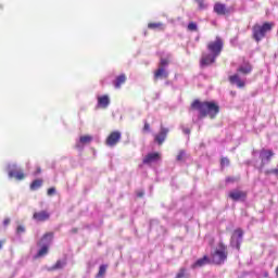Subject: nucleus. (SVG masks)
Returning <instances> with one entry per match:
<instances>
[{
    "label": "nucleus",
    "mask_w": 278,
    "mask_h": 278,
    "mask_svg": "<svg viewBox=\"0 0 278 278\" xmlns=\"http://www.w3.org/2000/svg\"><path fill=\"white\" fill-rule=\"evenodd\" d=\"M227 260V247L225 244L219 243L215 252L212 254L213 264H225Z\"/></svg>",
    "instance_id": "obj_5"
},
{
    "label": "nucleus",
    "mask_w": 278,
    "mask_h": 278,
    "mask_svg": "<svg viewBox=\"0 0 278 278\" xmlns=\"http://www.w3.org/2000/svg\"><path fill=\"white\" fill-rule=\"evenodd\" d=\"M214 12L220 16H225V14H231V9H227V7L223 3H216L214 5Z\"/></svg>",
    "instance_id": "obj_13"
},
{
    "label": "nucleus",
    "mask_w": 278,
    "mask_h": 278,
    "mask_svg": "<svg viewBox=\"0 0 278 278\" xmlns=\"http://www.w3.org/2000/svg\"><path fill=\"white\" fill-rule=\"evenodd\" d=\"M22 233H25V226L20 225L16 228V236H21Z\"/></svg>",
    "instance_id": "obj_31"
},
{
    "label": "nucleus",
    "mask_w": 278,
    "mask_h": 278,
    "mask_svg": "<svg viewBox=\"0 0 278 278\" xmlns=\"http://www.w3.org/2000/svg\"><path fill=\"white\" fill-rule=\"evenodd\" d=\"M49 253V247L48 245H41V249L38 251L35 257H45Z\"/></svg>",
    "instance_id": "obj_24"
},
{
    "label": "nucleus",
    "mask_w": 278,
    "mask_h": 278,
    "mask_svg": "<svg viewBox=\"0 0 278 278\" xmlns=\"http://www.w3.org/2000/svg\"><path fill=\"white\" fill-rule=\"evenodd\" d=\"M9 179H16L17 181H23L25 179V174L18 168L16 163H11L7 167Z\"/></svg>",
    "instance_id": "obj_6"
},
{
    "label": "nucleus",
    "mask_w": 278,
    "mask_h": 278,
    "mask_svg": "<svg viewBox=\"0 0 278 278\" xmlns=\"http://www.w3.org/2000/svg\"><path fill=\"white\" fill-rule=\"evenodd\" d=\"M157 160H160V153L152 152L144 156L143 164H153V163L157 162Z\"/></svg>",
    "instance_id": "obj_18"
},
{
    "label": "nucleus",
    "mask_w": 278,
    "mask_h": 278,
    "mask_svg": "<svg viewBox=\"0 0 278 278\" xmlns=\"http://www.w3.org/2000/svg\"><path fill=\"white\" fill-rule=\"evenodd\" d=\"M220 164L222 166H229V159L223 157Z\"/></svg>",
    "instance_id": "obj_34"
},
{
    "label": "nucleus",
    "mask_w": 278,
    "mask_h": 278,
    "mask_svg": "<svg viewBox=\"0 0 278 278\" xmlns=\"http://www.w3.org/2000/svg\"><path fill=\"white\" fill-rule=\"evenodd\" d=\"M108 271V265H101L98 271L97 277H103V275H105V273Z\"/></svg>",
    "instance_id": "obj_27"
},
{
    "label": "nucleus",
    "mask_w": 278,
    "mask_h": 278,
    "mask_svg": "<svg viewBox=\"0 0 278 278\" xmlns=\"http://www.w3.org/2000/svg\"><path fill=\"white\" fill-rule=\"evenodd\" d=\"M251 71H253V66H251V63H249V62H243L237 68V73L241 74V75H249V74H251Z\"/></svg>",
    "instance_id": "obj_14"
},
{
    "label": "nucleus",
    "mask_w": 278,
    "mask_h": 278,
    "mask_svg": "<svg viewBox=\"0 0 278 278\" xmlns=\"http://www.w3.org/2000/svg\"><path fill=\"white\" fill-rule=\"evenodd\" d=\"M3 249V244L0 242V250Z\"/></svg>",
    "instance_id": "obj_41"
},
{
    "label": "nucleus",
    "mask_w": 278,
    "mask_h": 278,
    "mask_svg": "<svg viewBox=\"0 0 278 278\" xmlns=\"http://www.w3.org/2000/svg\"><path fill=\"white\" fill-rule=\"evenodd\" d=\"M168 128L161 125L160 132L154 135V142H157L159 144H164L166 137L168 136Z\"/></svg>",
    "instance_id": "obj_9"
},
{
    "label": "nucleus",
    "mask_w": 278,
    "mask_h": 278,
    "mask_svg": "<svg viewBox=\"0 0 278 278\" xmlns=\"http://www.w3.org/2000/svg\"><path fill=\"white\" fill-rule=\"evenodd\" d=\"M273 155H275V153H273V150H266L263 149L260 153V157H261V162L264 166V164H266V162H270V157H273Z\"/></svg>",
    "instance_id": "obj_15"
},
{
    "label": "nucleus",
    "mask_w": 278,
    "mask_h": 278,
    "mask_svg": "<svg viewBox=\"0 0 278 278\" xmlns=\"http://www.w3.org/2000/svg\"><path fill=\"white\" fill-rule=\"evenodd\" d=\"M187 27L189 31H197V29H199V26H197V23L194 22H190Z\"/></svg>",
    "instance_id": "obj_28"
},
{
    "label": "nucleus",
    "mask_w": 278,
    "mask_h": 278,
    "mask_svg": "<svg viewBox=\"0 0 278 278\" xmlns=\"http://www.w3.org/2000/svg\"><path fill=\"white\" fill-rule=\"evenodd\" d=\"M228 197L232 201H244L247 199V192L235 189L229 192Z\"/></svg>",
    "instance_id": "obj_10"
},
{
    "label": "nucleus",
    "mask_w": 278,
    "mask_h": 278,
    "mask_svg": "<svg viewBox=\"0 0 278 278\" xmlns=\"http://www.w3.org/2000/svg\"><path fill=\"white\" fill-rule=\"evenodd\" d=\"M168 64H170L168 59L162 58L160 60L159 67L154 72V81H157V79H168Z\"/></svg>",
    "instance_id": "obj_4"
},
{
    "label": "nucleus",
    "mask_w": 278,
    "mask_h": 278,
    "mask_svg": "<svg viewBox=\"0 0 278 278\" xmlns=\"http://www.w3.org/2000/svg\"><path fill=\"white\" fill-rule=\"evenodd\" d=\"M92 142V136H81L79 140L76 142V149H84L85 144H90Z\"/></svg>",
    "instance_id": "obj_17"
},
{
    "label": "nucleus",
    "mask_w": 278,
    "mask_h": 278,
    "mask_svg": "<svg viewBox=\"0 0 278 278\" xmlns=\"http://www.w3.org/2000/svg\"><path fill=\"white\" fill-rule=\"evenodd\" d=\"M10 220H11L10 217L4 218L3 220L4 227H8L10 225Z\"/></svg>",
    "instance_id": "obj_38"
},
{
    "label": "nucleus",
    "mask_w": 278,
    "mask_h": 278,
    "mask_svg": "<svg viewBox=\"0 0 278 278\" xmlns=\"http://www.w3.org/2000/svg\"><path fill=\"white\" fill-rule=\"evenodd\" d=\"M125 81H127V77L125 76V74L117 76L114 81V88L116 89L121 88V85L125 84Z\"/></svg>",
    "instance_id": "obj_21"
},
{
    "label": "nucleus",
    "mask_w": 278,
    "mask_h": 278,
    "mask_svg": "<svg viewBox=\"0 0 278 278\" xmlns=\"http://www.w3.org/2000/svg\"><path fill=\"white\" fill-rule=\"evenodd\" d=\"M110 105V96L104 94V96H99L98 97V104L97 108H102L105 110Z\"/></svg>",
    "instance_id": "obj_16"
},
{
    "label": "nucleus",
    "mask_w": 278,
    "mask_h": 278,
    "mask_svg": "<svg viewBox=\"0 0 278 278\" xmlns=\"http://www.w3.org/2000/svg\"><path fill=\"white\" fill-rule=\"evenodd\" d=\"M244 236V232L242 229H237L231 236L230 245L232 249H237V251H240V244H242V237Z\"/></svg>",
    "instance_id": "obj_7"
},
{
    "label": "nucleus",
    "mask_w": 278,
    "mask_h": 278,
    "mask_svg": "<svg viewBox=\"0 0 278 278\" xmlns=\"http://www.w3.org/2000/svg\"><path fill=\"white\" fill-rule=\"evenodd\" d=\"M191 108L192 110H197L199 112V118H205V116L214 118L219 112L218 105L214 102H201L195 100L191 104Z\"/></svg>",
    "instance_id": "obj_2"
},
{
    "label": "nucleus",
    "mask_w": 278,
    "mask_h": 278,
    "mask_svg": "<svg viewBox=\"0 0 278 278\" xmlns=\"http://www.w3.org/2000/svg\"><path fill=\"white\" fill-rule=\"evenodd\" d=\"M137 197H144V191H139V192H137Z\"/></svg>",
    "instance_id": "obj_40"
},
{
    "label": "nucleus",
    "mask_w": 278,
    "mask_h": 278,
    "mask_svg": "<svg viewBox=\"0 0 278 278\" xmlns=\"http://www.w3.org/2000/svg\"><path fill=\"white\" fill-rule=\"evenodd\" d=\"M203 1L204 0H195V2L198 3L200 10H205V8H207V4H205Z\"/></svg>",
    "instance_id": "obj_32"
},
{
    "label": "nucleus",
    "mask_w": 278,
    "mask_h": 278,
    "mask_svg": "<svg viewBox=\"0 0 278 278\" xmlns=\"http://www.w3.org/2000/svg\"><path fill=\"white\" fill-rule=\"evenodd\" d=\"M206 264H210V258L207 256H204L194 262L191 265V268H202V266H205Z\"/></svg>",
    "instance_id": "obj_20"
},
{
    "label": "nucleus",
    "mask_w": 278,
    "mask_h": 278,
    "mask_svg": "<svg viewBox=\"0 0 278 278\" xmlns=\"http://www.w3.org/2000/svg\"><path fill=\"white\" fill-rule=\"evenodd\" d=\"M55 193V188L48 189L49 197L53 195Z\"/></svg>",
    "instance_id": "obj_37"
},
{
    "label": "nucleus",
    "mask_w": 278,
    "mask_h": 278,
    "mask_svg": "<svg viewBox=\"0 0 278 278\" xmlns=\"http://www.w3.org/2000/svg\"><path fill=\"white\" fill-rule=\"evenodd\" d=\"M265 277H268V273H265Z\"/></svg>",
    "instance_id": "obj_42"
},
{
    "label": "nucleus",
    "mask_w": 278,
    "mask_h": 278,
    "mask_svg": "<svg viewBox=\"0 0 278 278\" xmlns=\"http://www.w3.org/2000/svg\"><path fill=\"white\" fill-rule=\"evenodd\" d=\"M66 266V261H58L52 267L48 270H62Z\"/></svg>",
    "instance_id": "obj_22"
},
{
    "label": "nucleus",
    "mask_w": 278,
    "mask_h": 278,
    "mask_svg": "<svg viewBox=\"0 0 278 278\" xmlns=\"http://www.w3.org/2000/svg\"><path fill=\"white\" fill-rule=\"evenodd\" d=\"M267 173H269L270 175H275L276 177H278V167L273 168V169L268 170Z\"/></svg>",
    "instance_id": "obj_36"
},
{
    "label": "nucleus",
    "mask_w": 278,
    "mask_h": 278,
    "mask_svg": "<svg viewBox=\"0 0 278 278\" xmlns=\"http://www.w3.org/2000/svg\"><path fill=\"white\" fill-rule=\"evenodd\" d=\"M223 47H225V43L219 36H217L215 40L210 41L206 45L207 52H204L202 54L200 66H202V68H205V66H211V64H214V62H216V58H218V55H220V53L223 52Z\"/></svg>",
    "instance_id": "obj_1"
},
{
    "label": "nucleus",
    "mask_w": 278,
    "mask_h": 278,
    "mask_svg": "<svg viewBox=\"0 0 278 278\" xmlns=\"http://www.w3.org/2000/svg\"><path fill=\"white\" fill-rule=\"evenodd\" d=\"M231 181H233V178L231 177L226 178V184H231Z\"/></svg>",
    "instance_id": "obj_39"
},
{
    "label": "nucleus",
    "mask_w": 278,
    "mask_h": 278,
    "mask_svg": "<svg viewBox=\"0 0 278 278\" xmlns=\"http://www.w3.org/2000/svg\"><path fill=\"white\" fill-rule=\"evenodd\" d=\"M181 130H182V134H186V136H190V128L181 126Z\"/></svg>",
    "instance_id": "obj_35"
},
{
    "label": "nucleus",
    "mask_w": 278,
    "mask_h": 278,
    "mask_svg": "<svg viewBox=\"0 0 278 278\" xmlns=\"http://www.w3.org/2000/svg\"><path fill=\"white\" fill-rule=\"evenodd\" d=\"M184 157H186V151L181 150V151L178 153L176 160H177V162H184Z\"/></svg>",
    "instance_id": "obj_29"
},
{
    "label": "nucleus",
    "mask_w": 278,
    "mask_h": 278,
    "mask_svg": "<svg viewBox=\"0 0 278 278\" xmlns=\"http://www.w3.org/2000/svg\"><path fill=\"white\" fill-rule=\"evenodd\" d=\"M142 131H143V134H150L151 125L149 123L144 122V126H143Z\"/></svg>",
    "instance_id": "obj_30"
},
{
    "label": "nucleus",
    "mask_w": 278,
    "mask_h": 278,
    "mask_svg": "<svg viewBox=\"0 0 278 278\" xmlns=\"http://www.w3.org/2000/svg\"><path fill=\"white\" fill-rule=\"evenodd\" d=\"M273 24L271 23H264L263 25H255L252 29L253 31V38L256 42H260L263 38H266V34L268 31H271Z\"/></svg>",
    "instance_id": "obj_3"
},
{
    "label": "nucleus",
    "mask_w": 278,
    "mask_h": 278,
    "mask_svg": "<svg viewBox=\"0 0 278 278\" xmlns=\"http://www.w3.org/2000/svg\"><path fill=\"white\" fill-rule=\"evenodd\" d=\"M42 186V179H36L30 184V190H38V188H41Z\"/></svg>",
    "instance_id": "obj_25"
},
{
    "label": "nucleus",
    "mask_w": 278,
    "mask_h": 278,
    "mask_svg": "<svg viewBox=\"0 0 278 278\" xmlns=\"http://www.w3.org/2000/svg\"><path fill=\"white\" fill-rule=\"evenodd\" d=\"M52 241H53V233L48 232V233H46V235L41 238L40 244H41V247H49Z\"/></svg>",
    "instance_id": "obj_19"
},
{
    "label": "nucleus",
    "mask_w": 278,
    "mask_h": 278,
    "mask_svg": "<svg viewBox=\"0 0 278 278\" xmlns=\"http://www.w3.org/2000/svg\"><path fill=\"white\" fill-rule=\"evenodd\" d=\"M229 81L232 84V86H237L238 88H244L247 81L244 78L240 77V74H235L232 76H229Z\"/></svg>",
    "instance_id": "obj_11"
},
{
    "label": "nucleus",
    "mask_w": 278,
    "mask_h": 278,
    "mask_svg": "<svg viewBox=\"0 0 278 278\" xmlns=\"http://www.w3.org/2000/svg\"><path fill=\"white\" fill-rule=\"evenodd\" d=\"M51 218V214L47 211L36 212L33 215V220H36V223H45V220H49Z\"/></svg>",
    "instance_id": "obj_12"
},
{
    "label": "nucleus",
    "mask_w": 278,
    "mask_h": 278,
    "mask_svg": "<svg viewBox=\"0 0 278 278\" xmlns=\"http://www.w3.org/2000/svg\"><path fill=\"white\" fill-rule=\"evenodd\" d=\"M175 278H190V273L186 268H180Z\"/></svg>",
    "instance_id": "obj_23"
},
{
    "label": "nucleus",
    "mask_w": 278,
    "mask_h": 278,
    "mask_svg": "<svg viewBox=\"0 0 278 278\" xmlns=\"http://www.w3.org/2000/svg\"><path fill=\"white\" fill-rule=\"evenodd\" d=\"M40 173H42V168H40V166L36 167V170L33 173L34 177H38V175H40Z\"/></svg>",
    "instance_id": "obj_33"
},
{
    "label": "nucleus",
    "mask_w": 278,
    "mask_h": 278,
    "mask_svg": "<svg viewBox=\"0 0 278 278\" xmlns=\"http://www.w3.org/2000/svg\"><path fill=\"white\" fill-rule=\"evenodd\" d=\"M149 29H164V24L163 23H150L148 24Z\"/></svg>",
    "instance_id": "obj_26"
},
{
    "label": "nucleus",
    "mask_w": 278,
    "mask_h": 278,
    "mask_svg": "<svg viewBox=\"0 0 278 278\" xmlns=\"http://www.w3.org/2000/svg\"><path fill=\"white\" fill-rule=\"evenodd\" d=\"M121 138H122L121 131L115 130L111 132L106 139L108 147H115V144H118V142L121 141Z\"/></svg>",
    "instance_id": "obj_8"
}]
</instances>
